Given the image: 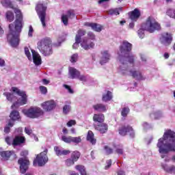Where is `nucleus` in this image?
<instances>
[{
  "mask_svg": "<svg viewBox=\"0 0 175 175\" xmlns=\"http://www.w3.org/2000/svg\"><path fill=\"white\" fill-rule=\"evenodd\" d=\"M131 51H132V44L126 40L122 41L119 47V52L118 53L120 62L118 68L119 73L120 75H131L137 80H146V77L143 76L140 71L129 70L128 68V64L133 66V62L135 61L133 55H129Z\"/></svg>",
  "mask_w": 175,
  "mask_h": 175,
  "instance_id": "f257e3e1",
  "label": "nucleus"
},
{
  "mask_svg": "<svg viewBox=\"0 0 175 175\" xmlns=\"http://www.w3.org/2000/svg\"><path fill=\"white\" fill-rule=\"evenodd\" d=\"M16 20L14 24L9 25L10 32L8 35V42L12 47H17L20 43V33L23 29L24 22L23 21V13L21 10L15 8Z\"/></svg>",
  "mask_w": 175,
  "mask_h": 175,
  "instance_id": "f03ea898",
  "label": "nucleus"
},
{
  "mask_svg": "<svg viewBox=\"0 0 175 175\" xmlns=\"http://www.w3.org/2000/svg\"><path fill=\"white\" fill-rule=\"evenodd\" d=\"M159 29H161V25L154 18L148 17L146 22L142 24V28L138 30V36L140 39H143L144 38V31L152 33L154 31H159Z\"/></svg>",
  "mask_w": 175,
  "mask_h": 175,
  "instance_id": "7ed1b4c3",
  "label": "nucleus"
},
{
  "mask_svg": "<svg viewBox=\"0 0 175 175\" xmlns=\"http://www.w3.org/2000/svg\"><path fill=\"white\" fill-rule=\"evenodd\" d=\"M37 49L44 57H50L53 54V46H51V39L46 38L42 39L38 42Z\"/></svg>",
  "mask_w": 175,
  "mask_h": 175,
  "instance_id": "20e7f679",
  "label": "nucleus"
},
{
  "mask_svg": "<svg viewBox=\"0 0 175 175\" xmlns=\"http://www.w3.org/2000/svg\"><path fill=\"white\" fill-rule=\"evenodd\" d=\"M12 90L13 92H15L19 96H21V98H18L16 103H14L11 109H17L19 106H23V105H27V94L24 91L20 90V89L17 88L12 87Z\"/></svg>",
  "mask_w": 175,
  "mask_h": 175,
  "instance_id": "39448f33",
  "label": "nucleus"
},
{
  "mask_svg": "<svg viewBox=\"0 0 175 175\" xmlns=\"http://www.w3.org/2000/svg\"><path fill=\"white\" fill-rule=\"evenodd\" d=\"M68 75L70 79H78V80H80V81H83V83H85L90 80V76L81 75L80 71L73 67L69 68Z\"/></svg>",
  "mask_w": 175,
  "mask_h": 175,
  "instance_id": "423d86ee",
  "label": "nucleus"
},
{
  "mask_svg": "<svg viewBox=\"0 0 175 175\" xmlns=\"http://www.w3.org/2000/svg\"><path fill=\"white\" fill-rule=\"evenodd\" d=\"M48 152L49 150L45 149L40 154H38L33 162V166H36V165H38V166H44L49 162V157H47Z\"/></svg>",
  "mask_w": 175,
  "mask_h": 175,
  "instance_id": "0eeeda50",
  "label": "nucleus"
},
{
  "mask_svg": "<svg viewBox=\"0 0 175 175\" xmlns=\"http://www.w3.org/2000/svg\"><path fill=\"white\" fill-rule=\"evenodd\" d=\"M46 6L42 3L38 4L36 6V12L44 28L46 27Z\"/></svg>",
  "mask_w": 175,
  "mask_h": 175,
  "instance_id": "6e6552de",
  "label": "nucleus"
},
{
  "mask_svg": "<svg viewBox=\"0 0 175 175\" xmlns=\"http://www.w3.org/2000/svg\"><path fill=\"white\" fill-rule=\"evenodd\" d=\"M25 116L29 118H38L40 116H43V110L42 109L35 107L29 109L25 111Z\"/></svg>",
  "mask_w": 175,
  "mask_h": 175,
  "instance_id": "1a4fd4ad",
  "label": "nucleus"
},
{
  "mask_svg": "<svg viewBox=\"0 0 175 175\" xmlns=\"http://www.w3.org/2000/svg\"><path fill=\"white\" fill-rule=\"evenodd\" d=\"M5 142L8 144H9V146H10V144H12L14 147H16V146H20V144H23V143L25 142V138L24 137L16 136L12 142L10 137H7L5 138Z\"/></svg>",
  "mask_w": 175,
  "mask_h": 175,
  "instance_id": "9d476101",
  "label": "nucleus"
},
{
  "mask_svg": "<svg viewBox=\"0 0 175 175\" xmlns=\"http://www.w3.org/2000/svg\"><path fill=\"white\" fill-rule=\"evenodd\" d=\"M18 165H20V172L22 174H24L28 170V166H29V160L27 158H20L18 161Z\"/></svg>",
  "mask_w": 175,
  "mask_h": 175,
  "instance_id": "9b49d317",
  "label": "nucleus"
},
{
  "mask_svg": "<svg viewBox=\"0 0 175 175\" xmlns=\"http://www.w3.org/2000/svg\"><path fill=\"white\" fill-rule=\"evenodd\" d=\"M128 133L131 137H135V131H133V129L131 126H122L119 128V135L121 136H125Z\"/></svg>",
  "mask_w": 175,
  "mask_h": 175,
  "instance_id": "f8f14e48",
  "label": "nucleus"
},
{
  "mask_svg": "<svg viewBox=\"0 0 175 175\" xmlns=\"http://www.w3.org/2000/svg\"><path fill=\"white\" fill-rule=\"evenodd\" d=\"M85 33L86 31L85 30H78L77 33L75 36V43L73 44L72 49H76L79 47V44H80V43L81 44V38H83V36H84Z\"/></svg>",
  "mask_w": 175,
  "mask_h": 175,
  "instance_id": "ddd939ff",
  "label": "nucleus"
},
{
  "mask_svg": "<svg viewBox=\"0 0 175 175\" xmlns=\"http://www.w3.org/2000/svg\"><path fill=\"white\" fill-rule=\"evenodd\" d=\"M81 46L82 49H84V50H90V49H94L95 44L90 39L85 38L81 40Z\"/></svg>",
  "mask_w": 175,
  "mask_h": 175,
  "instance_id": "4468645a",
  "label": "nucleus"
},
{
  "mask_svg": "<svg viewBox=\"0 0 175 175\" xmlns=\"http://www.w3.org/2000/svg\"><path fill=\"white\" fill-rule=\"evenodd\" d=\"M75 11L70 10L67 11L66 14L62 16V22L64 25H68V20H69V18H75Z\"/></svg>",
  "mask_w": 175,
  "mask_h": 175,
  "instance_id": "2eb2a0df",
  "label": "nucleus"
},
{
  "mask_svg": "<svg viewBox=\"0 0 175 175\" xmlns=\"http://www.w3.org/2000/svg\"><path fill=\"white\" fill-rule=\"evenodd\" d=\"M31 58L34 65H36V66H39V65H42V57H40V55L33 49H31Z\"/></svg>",
  "mask_w": 175,
  "mask_h": 175,
  "instance_id": "dca6fc26",
  "label": "nucleus"
},
{
  "mask_svg": "<svg viewBox=\"0 0 175 175\" xmlns=\"http://www.w3.org/2000/svg\"><path fill=\"white\" fill-rule=\"evenodd\" d=\"M55 106H57V104H55V100L46 101L42 104V108L46 111H51V110H54Z\"/></svg>",
  "mask_w": 175,
  "mask_h": 175,
  "instance_id": "f3484780",
  "label": "nucleus"
},
{
  "mask_svg": "<svg viewBox=\"0 0 175 175\" xmlns=\"http://www.w3.org/2000/svg\"><path fill=\"white\" fill-rule=\"evenodd\" d=\"M84 25L85 27H90L95 32H101L102 29H103V26L98 23L85 22Z\"/></svg>",
  "mask_w": 175,
  "mask_h": 175,
  "instance_id": "a211bd4d",
  "label": "nucleus"
},
{
  "mask_svg": "<svg viewBox=\"0 0 175 175\" xmlns=\"http://www.w3.org/2000/svg\"><path fill=\"white\" fill-rule=\"evenodd\" d=\"M110 53L109 51H101V57L100 59V65H105V64H107L109 61H110Z\"/></svg>",
  "mask_w": 175,
  "mask_h": 175,
  "instance_id": "6ab92c4d",
  "label": "nucleus"
},
{
  "mask_svg": "<svg viewBox=\"0 0 175 175\" xmlns=\"http://www.w3.org/2000/svg\"><path fill=\"white\" fill-rule=\"evenodd\" d=\"M161 42L165 46H169L172 43V34L164 33L160 38Z\"/></svg>",
  "mask_w": 175,
  "mask_h": 175,
  "instance_id": "aec40b11",
  "label": "nucleus"
},
{
  "mask_svg": "<svg viewBox=\"0 0 175 175\" xmlns=\"http://www.w3.org/2000/svg\"><path fill=\"white\" fill-rule=\"evenodd\" d=\"M141 14H142L140 13V10H139L137 8H135L134 10L129 12V18H131V20L134 22H136L137 20H139Z\"/></svg>",
  "mask_w": 175,
  "mask_h": 175,
  "instance_id": "412c9836",
  "label": "nucleus"
},
{
  "mask_svg": "<svg viewBox=\"0 0 175 175\" xmlns=\"http://www.w3.org/2000/svg\"><path fill=\"white\" fill-rule=\"evenodd\" d=\"M10 120L12 122H14V121H20L21 120V116H20V113L18 111L13 110L11 111L10 114Z\"/></svg>",
  "mask_w": 175,
  "mask_h": 175,
  "instance_id": "4be33fe9",
  "label": "nucleus"
},
{
  "mask_svg": "<svg viewBox=\"0 0 175 175\" xmlns=\"http://www.w3.org/2000/svg\"><path fill=\"white\" fill-rule=\"evenodd\" d=\"M95 129L96 131H99L100 133H106V132H107V129H109V127L107 124L103 123V124L96 125L95 126Z\"/></svg>",
  "mask_w": 175,
  "mask_h": 175,
  "instance_id": "5701e85b",
  "label": "nucleus"
},
{
  "mask_svg": "<svg viewBox=\"0 0 175 175\" xmlns=\"http://www.w3.org/2000/svg\"><path fill=\"white\" fill-rule=\"evenodd\" d=\"M111 99H113V93L107 90L103 94L102 100L103 102H109Z\"/></svg>",
  "mask_w": 175,
  "mask_h": 175,
  "instance_id": "b1692460",
  "label": "nucleus"
},
{
  "mask_svg": "<svg viewBox=\"0 0 175 175\" xmlns=\"http://www.w3.org/2000/svg\"><path fill=\"white\" fill-rule=\"evenodd\" d=\"M150 117L153 120H159V118H162V117H163V113L161 111H153L150 113Z\"/></svg>",
  "mask_w": 175,
  "mask_h": 175,
  "instance_id": "393cba45",
  "label": "nucleus"
},
{
  "mask_svg": "<svg viewBox=\"0 0 175 175\" xmlns=\"http://www.w3.org/2000/svg\"><path fill=\"white\" fill-rule=\"evenodd\" d=\"M12 154H14L13 151H3L0 152V155L3 159V161H8L9 158H10V156Z\"/></svg>",
  "mask_w": 175,
  "mask_h": 175,
  "instance_id": "a878e982",
  "label": "nucleus"
},
{
  "mask_svg": "<svg viewBox=\"0 0 175 175\" xmlns=\"http://www.w3.org/2000/svg\"><path fill=\"white\" fill-rule=\"evenodd\" d=\"M87 140L90 142L91 144H96V139H95L94 133L92 131H89L87 135Z\"/></svg>",
  "mask_w": 175,
  "mask_h": 175,
  "instance_id": "bb28decb",
  "label": "nucleus"
},
{
  "mask_svg": "<svg viewBox=\"0 0 175 175\" xmlns=\"http://www.w3.org/2000/svg\"><path fill=\"white\" fill-rule=\"evenodd\" d=\"M93 121H94V122H103V121H105V116L102 113L94 114Z\"/></svg>",
  "mask_w": 175,
  "mask_h": 175,
  "instance_id": "cd10ccee",
  "label": "nucleus"
},
{
  "mask_svg": "<svg viewBox=\"0 0 175 175\" xmlns=\"http://www.w3.org/2000/svg\"><path fill=\"white\" fill-rule=\"evenodd\" d=\"M113 150L118 155H124V147L122 145H115Z\"/></svg>",
  "mask_w": 175,
  "mask_h": 175,
  "instance_id": "c85d7f7f",
  "label": "nucleus"
},
{
  "mask_svg": "<svg viewBox=\"0 0 175 175\" xmlns=\"http://www.w3.org/2000/svg\"><path fill=\"white\" fill-rule=\"evenodd\" d=\"M122 10V8H114V9H111L107 11L108 14H110V16H118L120 14V12Z\"/></svg>",
  "mask_w": 175,
  "mask_h": 175,
  "instance_id": "c756f323",
  "label": "nucleus"
},
{
  "mask_svg": "<svg viewBox=\"0 0 175 175\" xmlns=\"http://www.w3.org/2000/svg\"><path fill=\"white\" fill-rule=\"evenodd\" d=\"M93 109L96 111H106V106L103 104H96L93 105Z\"/></svg>",
  "mask_w": 175,
  "mask_h": 175,
  "instance_id": "7c9ffc66",
  "label": "nucleus"
},
{
  "mask_svg": "<svg viewBox=\"0 0 175 175\" xmlns=\"http://www.w3.org/2000/svg\"><path fill=\"white\" fill-rule=\"evenodd\" d=\"M1 3L3 8L13 9V3H12V1L10 0H1Z\"/></svg>",
  "mask_w": 175,
  "mask_h": 175,
  "instance_id": "2f4dec72",
  "label": "nucleus"
},
{
  "mask_svg": "<svg viewBox=\"0 0 175 175\" xmlns=\"http://www.w3.org/2000/svg\"><path fill=\"white\" fill-rule=\"evenodd\" d=\"M4 96L6 97L7 100L10 102H13V100H16V96L14 93L10 92H5L3 93Z\"/></svg>",
  "mask_w": 175,
  "mask_h": 175,
  "instance_id": "473e14b6",
  "label": "nucleus"
},
{
  "mask_svg": "<svg viewBox=\"0 0 175 175\" xmlns=\"http://www.w3.org/2000/svg\"><path fill=\"white\" fill-rule=\"evenodd\" d=\"M75 169L79 172L81 175H87V172L85 171V167L83 165H76Z\"/></svg>",
  "mask_w": 175,
  "mask_h": 175,
  "instance_id": "72a5a7b5",
  "label": "nucleus"
},
{
  "mask_svg": "<svg viewBox=\"0 0 175 175\" xmlns=\"http://www.w3.org/2000/svg\"><path fill=\"white\" fill-rule=\"evenodd\" d=\"M166 14L170 17V18H174L175 20V9L169 8L166 12Z\"/></svg>",
  "mask_w": 175,
  "mask_h": 175,
  "instance_id": "f704fd0d",
  "label": "nucleus"
},
{
  "mask_svg": "<svg viewBox=\"0 0 175 175\" xmlns=\"http://www.w3.org/2000/svg\"><path fill=\"white\" fill-rule=\"evenodd\" d=\"M5 17L8 21H10V23H12V21L14 20V14L10 11L6 12Z\"/></svg>",
  "mask_w": 175,
  "mask_h": 175,
  "instance_id": "c9c22d12",
  "label": "nucleus"
},
{
  "mask_svg": "<svg viewBox=\"0 0 175 175\" xmlns=\"http://www.w3.org/2000/svg\"><path fill=\"white\" fill-rule=\"evenodd\" d=\"M14 125V122L12 121H9L6 126L4 128L5 133H9V132H10V128H12Z\"/></svg>",
  "mask_w": 175,
  "mask_h": 175,
  "instance_id": "e433bc0d",
  "label": "nucleus"
},
{
  "mask_svg": "<svg viewBox=\"0 0 175 175\" xmlns=\"http://www.w3.org/2000/svg\"><path fill=\"white\" fill-rule=\"evenodd\" d=\"M71 158L75 162H77V161L80 158V152H79L78 151L73 152L72 153Z\"/></svg>",
  "mask_w": 175,
  "mask_h": 175,
  "instance_id": "4c0bfd02",
  "label": "nucleus"
},
{
  "mask_svg": "<svg viewBox=\"0 0 175 175\" xmlns=\"http://www.w3.org/2000/svg\"><path fill=\"white\" fill-rule=\"evenodd\" d=\"M71 143H74L75 144L81 143V137H71Z\"/></svg>",
  "mask_w": 175,
  "mask_h": 175,
  "instance_id": "58836bf2",
  "label": "nucleus"
},
{
  "mask_svg": "<svg viewBox=\"0 0 175 175\" xmlns=\"http://www.w3.org/2000/svg\"><path fill=\"white\" fill-rule=\"evenodd\" d=\"M63 150L64 149H62L59 146H55L54 147V151H55L56 155H57V157L62 156V151H63Z\"/></svg>",
  "mask_w": 175,
  "mask_h": 175,
  "instance_id": "ea45409f",
  "label": "nucleus"
},
{
  "mask_svg": "<svg viewBox=\"0 0 175 175\" xmlns=\"http://www.w3.org/2000/svg\"><path fill=\"white\" fill-rule=\"evenodd\" d=\"M25 54L26 57H27L29 61H32V55H31V52L28 47H25Z\"/></svg>",
  "mask_w": 175,
  "mask_h": 175,
  "instance_id": "a19ab883",
  "label": "nucleus"
},
{
  "mask_svg": "<svg viewBox=\"0 0 175 175\" xmlns=\"http://www.w3.org/2000/svg\"><path fill=\"white\" fill-rule=\"evenodd\" d=\"M62 142H64V143H67V144H69V143H72V136H65V135H63L62 136Z\"/></svg>",
  "mask_w": 175,
  "mask_h": 175,
  "instance_id": "79ce46f5",
  "label": "nucleus"
},
{
  "mask_svg": "<svg viewBox=\"0 0 175 175\" xmlns=\"http://www.w3.org/2000/svg\"><path fill=\"white\" fill-rule=\"evenodd\" d=\"M79 59V54L78 53H74L70 57V62H77Z\"/></svg>",
  "mask_w": 175,
  "mask_h": 175,
  "instance_id": "37998d69",
  "label": "nucleus"
},
{
  "mask_svg": "<svg viewBox=\"0 0 175 175\" xmlns=\"http://www.w3.org/2000/svg\"><path fill=\"white\" fill-rule=\"evenodd\" d=\"M71 107L70 105H66L63 107V113L64 114H68L70 111Z\"/></svg>",
  "mask_w": 175,
  "mask_h": 175,
  "instance_id": "c03bdc74",
  "label": "nucleus"
},
{
  "mask_svg": "<svg viewBox=\"0 0 175 175\" xmlns=\"http://www.w3.org/2000/svg\"><path fill=\"white\" fill-rule=\"evenodd\" d=\"M129 113V108L124 107L122 109L121 114H122V117H126L128 116Z\"/></svg>",
  "mask_w": 175,
  "mask_h": 175,
  "instance_id": "a18cd8bd",
  "label": "nucleus"
},
{
  "mask_svg": "<svg viewBox=\"0 0 175 175\" xmlns=\"http://www.w3.org/2000/svg\"><path fill=\"white\" fill-rule=\"evenodd\" d=\"M63 87H64V88H66V90H68V92L69 94H74V93H75V92L73 91V90L72 89V88H70V86H69L68 85L64 84V85H63Z\"/></svg>",
  "mask_w": 175,
  "mask_h": 175,
  "instance_id": "49530a36",
  "label": "nucleus"
},
{
  "mask_svg": "<svg viewBox=\"0 0 175 175\" xmlns=\"http://www.w3.org/2000/svg\"><path fill=\"white\" fill-rule=\"evenodd\" d=\"M40 91L42 95H46V94H47V88L44 86H40Z\"/></svg>",
  "mask_w": 175,
  "mask_h": 175,
  "instance_id": "de8ad7c7",
  "label": "nucleus"
},
{
  "mask_svg": "<svg viewBox=\"0 0 175 175\" xmlns=\"http://www.w3.org/2000/svg\"><path fill=\"white\" fill-rule=\"evenodd\" d=\"M88 36L89 40H95V34H94V33L89 31L88 33Z\"/></svg>",
  "mask_w": 175,
  "mask_h": 175,
  "instance_id": "09e8293b",
  "label": "nucleus"
},
{
  "mask_svg": "<svg viewBox=\"0 0 175 175\" xmlns=\"http://www.w3.org/2000/svg\"><path fill=\"white\" fill-rule=\"evenodd\" d=\"M66 166H72L73 165H75V161H73V159H68L66 161Z\"/></svg>",
  "mask_w": 175,
  "mask_h": 175,
  "instance_id": "8fccbe9b",
  "label": "nucleus"
},
{
  "mask_svg": "<svg viewBox=\"0 0 175 175\" xmlns=\"http://www.w3.org/2000/svg\"><path fill=\"white\" fill-rule=\"evenodd\" d=\"M142 126H144V129L145 130L151 129V128H152V124H149L147 122H144Z\"/></svg>",
  "mask_w": 175,
  "mask_h": 175,
  "instance_id": "3c124183",
  "label": "nucleus"
},
{
  "mask_svg": "<svg viewBox=\"0 0 175 175\" xmlns=\"http://www.w3.org/2000/svg\"><path fill=\"white\" fill-rule=\"evenodd\" d=\"M33 33V28L32 27V26H29V32H28V36L29 38H32Z\"/></svg>",
  "mask_w": 175,
  "mask_h": 175,
  "instance_id": "603ef678",
  "label": "nucleus"
},
{
  "mask_svg": "<svg viewBox=\"0 0 175 175\" xmlns=\"http://www.w3.org/2000/svg\"><path fill=\"white\" fill-rule=\"evenodd\" d=\"M25 132L27 133V135H32V129L29 127H25Z\"/></svg>",
  "mask_w": 175,
  "mask_h": 175,
  "instance_id": "864d4df0",
  "label": "nucleus"
},
{
  "mask_svg": "<svg viewBox=\"0 0 175 175\" xmlns=\"http://www.w3.org/2000/svg\"><path fill=\"white\" fill-rule=\"evenodd\" d=\"M105 150L106 154H113V149L109 148L108 146H105Z\"/></svg>",
  "mask_w": 175,
  "mask_h": 175,
  "instance_id": "5fc2aeb1",
  "label": "nucleus"
},
{
  "mask_svg": "<svg viewBox=\"0 0 175 175\" xmlns=\"http://www.w3.org/2000/svg\"><path fill=\"white\" fill-rule=\"evenodd\" d=\"M72 125H76V120H71L68 122L67 126H72Z\"/></svg>",
  "mask_w": 175,
  "mask_h": 175,
  "instance_id": "6e6d98bb",
  "label": "nucleus"
},
{
  "mask_svg": "<svg viewBox=\"0 0 175 175\" xmlns=\"http://www.w3.org/2000/svg\"><path fill=\"white\" fill-rule=\"evenodd\" d=\"M107 165L105 166V170H107L111 166V160H107L106 161Z\"/></svg>",
  "mask_w": 175,
  "mask_h": 175,
  "instance_id": "4d7b16f0",
  "label": "nucleus"
},
{
  "mask_svg": "<svg viewBox=\"0 0 175 175\" xmlns=\"http://www.w3.org/2000/svg\"><path fill=\"white\" fill-rule=\"evenodd\" d=\"M69 154H70V150H64L63 149L62 155H68Z\"/></svg>",
  "mask_w": 175,
  "mask_h": 175,
  "instance_id": "13d9d810",
  "label": "nucleus"
},
{
  "mask_svg": "<svg viewBox=\"0 0 175 175\" xmlns=\"http://www.w3.org/2000/svg\"><path fill=\"white\" fill-rule=\"evenodd\" d=\"M42 84L44 85H47L48 84H50V81L46 79H42Z\"/></svg>",
  "mask_w": 175,
  "mask_h": 175,
  "instance_id": "bf43d9fd",
  "label": "nucleus"
},
{
  "mask_svg": "<svg viewBox=\"0 0 175 175\" xmlns=\"http://www.w3.org/2000/svg\"><path fill=\"white\" fill-rule=\"evenodd\" d=\"M27 154H28V150H23L21 152V157H27Z\"/></svg>",
  "mask_w": 175,
  "mask_h": 175,
  "instance_id": "052dcab7",
  "label": "nucleus"
},
{
  "mask_svg": "<svg viewBox=\"0 0 175 175\" xmlns=\"http://www.w3.org/2000/svg\"><path fill=\"white\" fill-rule=\"evenodd\" d=\"M129 28L130 29H133V28H135V22L130 23L129 25Z\"/></svg>",
  "mask_w": 175,
  "mask_h": 175,
  "instance_id": "680f3d73",
  "label": "nucleus"
},
{
  "mask_svg": "<svg viewBox=\"0 0 175 175\" xmlns=\"http://www.w3.org/2000/svg\"><path fill=\"white\" fill-rule=\"evenodd\" d=\"M0 66H5V60L0 57Z\"/></svg>",
  "mask_w": 175,
  "mask_h": 175,
  "instance_id": "e2e57ef3",
  "label": "nucleus"
},
{
  "mask_svg": "<svg viewBox=\"0 0 175 175\" xmlns=\"http://www.w3.org/2000/svg\"><path fill=\"white\" fill-rule=\"evenodd\" d=\"M109 1H110V0H99L98 3L99 5H102V3H105V2H109Z\"/></svg>",
  "mask_w": 175,
  "mask_h": 175,
  "instance_id": "0e129e2a",
  "label": "nucleus"
},
{
  "mask_svg": "<svg viewBox=\"0 0 175 175\" xmlns=\"http://www.w3.org/2000/svg\"><path fill=\"white\" fill-rule=\"evenodd\" d=\"M141 59L143 62H146L147 61L144 55H141Z\"/></svg>",
  "mask_w": 175,
  "mask_h": 175,
  "instance_id": "69168bd1",
  "label": "nucleus"
},
{
  "mask_svg": "<svg viewBox=\"0 0 175 175\" xmlns=\"http://www.w3.org/2000/svg\"><path fill=\"white\" fill-rule=\"evenodd\" d=\"M118 175H125V172L123 170H120L118 172Z\"/></svg>",
  "mask_w": 175,
  "mask_h": 175,
  "instance_id": "338daca9",
  "label": "nucleus"
},
{
  "mask_svg": "<svg viewBox=\"0 0 175 175\" xmlns=\"http://www.w3.org/2000/svg\"><path fill=\"white\" fill-rule=\"evenodd\" d=\"M63 133L65 135H68V129L66 128H64L62 130Z\"/></svg>",
  "mask_w": 175,
  "mask_h": 175,
  "instance_id": "774afa93",
  "label": "nucleus"
}]
</instances>
